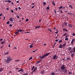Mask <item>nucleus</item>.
I'll return each mask as SVG.
<instances>
[{
	"instance_id": "nucleus-1",
	"label": "nucleus",
	"mask_w": 75,
	"mask_h": 75,
	"mask_svg": "<svg viewBox=\"0 0 75 75\" xmlns=\"http://www.w3.org/2000/svg\"><path fill=\"white\" fill-rule=\"evenodd\" d=\"M12 60V59L10 57H7V59H5V62L6 64H9L10 62H11V61Z\"/></svg>"
},
{
	"instance_id": "nucleus-2",
	"label": "nucleus",
	"mask_w": 75,
	"mask_h": 75,
	"mask_svg": "<svg viewBox=\"0 0 75 75\" xmlns=\"http://www.w3.org/2000/svg\"><path fill=\"white\" fill-rule=\"evenodd\" d=\"M50 54V53L49 52L47 54H45L43 55L41 57V56L40 57V59H43V58H44L45 57H47V56H48Z\"/></svg>"
},
{
	"instance_id": "nucleus-3",
	"label": "nucleus",
	"mask_w": 75,
	"mask_h": 75,
	"mask_svg": "<svg viewBox=\"0 0 75 75\" xmlns=\"http://www.w3.org/2000/svg\"><path fill=\"white\" fill-rule=\"evenodd\" d=\"M63 27H65L67 25V23L66 22H64L63 24H62Z\"/></svg>"
},
{
	"instance_id": "nucleus-4",
	"label": "nucleus",
	"mask_w": 75,
	"mask_h": 75,
	"mask_svg": "<svg viewBox=\"0 0 75 75\" xmlns=\"http://www.w3.org/2000/svg\"><path fill=\"white\" fill-rule=\"evenodd\" d=\"M65 65H62V67L60 68L61 69H66V67H65Z\"/></svg>"
},
{
	"instance_id": "nucleus-5",
	"label": "nucleus",
	"mask_w": 75,
	"mask_h": 75,
	"mask_svg": "<svg viewBox=\"0 0 75 75\" xmlns=\"http://www.w3.org/2000/svg\"><path fill=\"white\" fill-rule=\"evenodd\" d=\"M37 67H35L33 70V71H32L31 73V74H33V72H34L36 71V69H37Z\"/></svg>"
},
{
	"instance_id": "nucleus-6",
	"label": "nucleus",
	"mask_w": 75,
	"mask_h": 75,
	"mask_svg": "<svg viewBox=\"0 0 75 75\" xmlns=\"http://www.w3.org/2000/svg\"><path fill=\"white\" fill-rule=\"evenodd\" d=\"M58 58V56H57V55H55L53 58V59H57Z\"/></svg>"
},
{
	"instance_id": "nucleus-7",
	"label": "nucleus",
	"mask_w": 75,
	"mask_h": 75,
	"mask_svg": "<svg viewBox=\"0 0 75 75\" xmlns=\"http://www.w3.org/2000/svg\"><path fill=\"white\" fill-rule=\"evenodd\" d=\"M17 31H18V33L19 32H21V31H24V30H21V29L17 30Z\"/></svg>"
},
{
	"instance_id": "nucleus-8",
	"label": "nucleus",
	"mask_w": 75,
	"mask_h": 75,
	"mask_svg": "<svg viewBox=\"0 0 75 75\" xmlns=\"http://www.w3.org/2000/svg\"><path fill=\"white\" fill-rule=\"evenodd\" d=\"M63 45L61 44H60V46L59 47V48H62Z\"/></svg>"
},
{
	"instance_id": "nucleus-9",
	"label": "nucleus",
	"mask_w": 75,
	"mask_h": 75,
	"mask_svg": "<svg viewBox=\"0 0 75 75\" xmlns=\"http://www.w3.org/2000/svg\"><path fill=\"white\" fill-rule=\"evenodd\" d=\"M74 41H75V39H74L72 40L71 42V44H72L74 43Z\"/></svg>"
},
{
	"instance_id": "nucleus-10",
	"label": "nucleus",
	"mask_w": 75,
	"mask_h": 75,
	"mask_svg": "<svg viewBox=\"0 0 75 75\" xmlns=\"http://www.w3.org/2000/svg\"><path fill=\"white\" fill-rule=\"evenodd\" d=\"M41 74H44V70H42L41 71Z\"/></svg>"
},
{
	"instance_id": "nucleus-11",
	"label": "nucleus",
	"mask_w": 75,
	"mask_h": 75,
	"mask_svg": "<svg viewBox=\"0 0 75 75\" xmlns=\"http://www.w3.org/2000/svg\"><path fill=\"white\" fill-rule=\"evenodd\" d=\"M41 27V26L39 25L38 26H35V29H36L37 28H40Z\"/></svg>"
},
{
	"instance_id": "nucleus-12",
	"label": "nucleus",
	"mask_w": 75,
	"mask_h": 75,
	"mask_svg": "<svg viewBox=\"0 0 75 75\" xmlns=\"http://www.w3.org/2000/svg\"><path fill=\"white\" fill-rule=\"evenodd\" d=\"M21 71L22 72H23V69H21L20 70H18V72H21Z\"/></svg>"
},
{
	"instance_id": "nucleus-13",
	"label": "nucleus",
	"mask_w": 75,
	"mask_h": 75,
	"mask_svg": "<svg viewBox=\"0 0 75 75\" xmlns=\"http://www.w3.org/2000/svg\"><path fill=\"white\" fill-rule=\"evenodd\" d=\"M68 26L69 27H70L71 28H72V25H71L70 24H69Z\"/></svg>"
},
{
	"instance_id": "nucleus-14",
	"label": "nucleus",
	"mask_w": 75,
	"mask_h": 75,
	"mask_svg": "<svg viewBox=\"0 0 75 75\" xmlns=\"http://www.w3.org/2000/svg\"><path fill=\"white\" fill-rule=\"evenodd\" d=\"M64 71L65 74H67V70L66 69H65Z\"/></svg>"
},
{
	"instance_id": "nucleus-15",
	"label": "nucleus",
	"mask_w": 75,
	"mask_h": 75,
	"mask_svg": "<svg viewBox=\"0 0 75 75\" xmlns=\"http://www.w3.org/2000/svg\"><path fill=\"white\" fill-rule=\"evenodd\" d=\"M9 20L10 21H12V22H13V18H10V19H9Z\"/></svg>"
},
{
	"instance_id": "nucleus-16",
	"label": "nucleus",
	"mask_w": 75,
	"mask_h": 75,
	"mask_svg": "<svg viewBox=\"0 0 75 75\" xmlns=\"http://www.w3.org/2000/svg\"><path fill=\"white\" fill-rule=\"evenodd\" d=\"M3 71V68H0V72H1V71Z\"/></svg>"
},
{
	"instance_id": "nucleus-17",
	"label": "nucleus",
	"mask_w": 75,
	"mask_h": 75,
	"mask_svg": "<svg viewBox=\"0 0 75 75\" xmlns=\"http://www.w3.org/2000/svg\"><path fill=\"white\" fill-rule=\"evenodd\" d=\"M63 30V31H68V30L66 28H64Z\"/></svg>"
},
{
	"instance_id": "nucleus-18",
	"label": "nucleus",
	"mask_w": 75,
	"mask_h": 75,
	"mask_svg": "<svg viewBox=\"0 0 75 75\" xmlns=\"http://www.w3.org/2000/svg\"><path fill=\"white\" fill-rule=\"evenodd\" d=\"M74 50L73 51V52H75V47H74L73 48V50Z\"/></svg>"
},
{
	"instance_id": "nucleus-19",
	"label": "nucleus",
	"mask_w": 75,
	"mask_h": 75,
	"mask_svg": "<svg viewBox=\"0 0 75 75\" xmlns=\"http://www.w3.org/2000/svg\"><path fill=\"white\" fill-rule=\"evenodd\" d=\"M71 47H69L68 48V50L69 51H70V50H71Z\"/></svg>"
},
{
	"instance_id": "nucleus-20",
	"label": "nucleus",
	"mask_w": 75,
	"mask_h": 75,
	"mask_svg": "<svg viewBox=\"0 0 75 75\" xmlns=\"http://www.w3.org/2000/svg\"><path fill=\"white\" fill-rule=\"evenodd\" d=\"M52 4L54 5V6H55V4L54 3V1H52Z\"/></svg>"
},
{
	"instance_id": "nucleus-21",
	"label": "nucleus",
	"mask_w": 75,
	"mask_h": 75,
	"mask_svg": "<svg viewBox=\"0 0 75 75\" xmlns=\"http://www.w3.org/2000/svg\"><path fill=\"white\" fill-rule=\"evenodd\" d=\"M51 74L52 75H55V73H54V72H52L51 73Z\"/></svg>"
},
{
	"instance_id": "nucleus-22",
	"label": "nucleus",
	"mask_w": 75,
	"mask_h": 75,
	"mask_svg": "<svg viewBox=\"0 0 75 75\" xmlns=\"http://www.w3.org/2000/svg\"><path fill=\"white\" fill-rule=\"evenodd\" d=\"M62 8V6H61L59 7V9H61V8Z\"/></svg>"
},
{
	"instance_id": "nucleus-23",
	"label": "nucleus",
	"mask_w": 75,
	"mask_h": 75,
	"mask_svg": "<svg viewBox=\"0 0 75 75\" xmlns=\"http://www.w3.org/2000/svg\"><path fill=\"white\" fill-rule=\"evenodd\" d=\"M67 35V33H65L63 35V36H65V35Z\"/></svg>"
},
{
	"instance_id": "nucleus-24",
	"label": "nucleus",
	"mask_w": 75,
	"mask_h": 75,
	"mask_svg": "<svg viewBox=\"0 0 75 75\" xmlns=\"http://www.w3.org/2000/svg\"><path fill=\"white\" fill-rule=\"evenodd\" d=\"M62 42V40H60L59 41V43H61V42Z\"/></svg>"
},
{
	"instance_id": "nucleus-25",
	"label": "nucleus",
	"mask_w": 75,
	"mask_h": 75,
	"mask_svg": "<svg viewBox=\"0 0 75 75\" xmlns=\"http://www.w3.org/2000/svg\"><path fill=\"white\" fill-rule=\"evenodd\" d=\"M65 40L66 41H68V38H66L65 39Z\"/></svg>"
},
{
	"instance_id": "nucleus-26",
	"label": "nucleus",
	"mask_w": 75,
	"mask_h": 75,
	"mask_svg": "<svg viewBox=\"0 0 75 75\" xmlns=\"http://www.w3.org/2000/svg\"><path fill=\"white\" fill-rule=\"evenodd\" d=\"M66 59H67V60H70V58L67 57Z\"/></svg>"
},
{
	"instance_id": "nucleus-27",
	"label": "nucleus",
	"mask_w": 75,
	"mask_h": 75,
	"mask_svg": "<svg viewBox=\"0 0 75 75\" xmlns=\"http://www.w3.org/2000/svg\"><path fill=\"white\" fill-rule=\"evenodd\" d=\"M33 59V57H31L29 58V60H31V59Z\"/></svg>"
},
{
	"instance_id": "nucleus-28",
	"label": "nucleus",
	"mask_w": 75,
	"mask_h": 75,
	"mask_svg": "<svg viewBox=\"0 0 75 75\" xmlns=\"http://www.w3.org/2000/svg\"><path fill=\"white\" fill-rule=\"evenodd\" d=\"M43 4L44 6H45V5H46V3H45V2H43Z\"/></svg>"
},
{
	"instance_id": "nucleus-29",
	"label": "nucleus",
	"mask_w": 75,
	"mask_h": 75,
	"mask_svg": "<svg viewBox=\"0 0 75 75\" xmlns=\"http://www.w3.org/2000/svg\"><path fill=\"white\" fill-rule=\"evenodd\" d=\"M6 24H10V22L9 21H7L6 22Z\"/></svg>"
},
{
	"instance_id": "nucleus-30",
	"label": "nucleus",
	"mask_w": 75,
	"mask_h": 75,
	"mask_svg": "<svg viewBox=\"0 0 75 75\" xmlns=\"http://www.w3.org/2000/svg\"><path fill=\"white\" fill-rule=\"evenodd\" d=\"M6 1L8 3H11V1L10 0L7 1Z\"/></svg>"
},
{
	"instance_id": "nucleus-31",
	"label": "nucleus",
	"mask_w": 75,
	"mask_h": 75,
	"mask_svg": "<svg viewBox=\"0 0 75 75\" xmlns=\"http://www.w3.org/2000/svg\"><path fill=\"white\" fill-rule=\"evenodd\" d=\"M34 68H35V66H33V68H32L31 70H33V69H34Z\"/></svg>"
},
{
	"instance_id": "nucleus-32",
	"label": "nucleus",
	"mask_w": 75,
	"mask_h": 75,
	"mask_svg": "<svg viewBox=\"0 0 75 75\" xmlns=\"http://www.w3.org/2000/svg\"><path fill=\"white\" fill-rule=\"evenodd\" d=\"M23 75H28V73H24L23 74Z\"/></svg>"
},
{
	"instance_id": "nucleus-33",
	"label": "nucleus",
	"mask_w": 75,
	"mask_h": 75,
	"mask_svg": "<svg viewBox=\"0 0 75 75\" xmlns=\"http://www.w3.org/2000/svg\"><path fill=\"white\" fill-rule=\"evenodd\" d=\"M74 55V54H71V57H73Z\"/></svg>"
},
{
	"instance_id": "nucleus-34",
	"label": "nucleus",
	"mask_w": 75,
	"mask_h": 75,
	"mask_svg": "<svg viewBox=\"0 0 75 75\" xmlns=\"http://www.w3.org/2000/svg\"><path fill=\"white\" fill-rule=\"evenodd\" d=\"M66 45V44H64L63 45V47H65Z\"/></svg>"
},
{
	"instance_id": "nucleus-35",
	"label": "nucleus",
	"mask_w": 75,
	"mask_h": 75,
	"mask_svg": "<svg viewBox=\"0 0 75 75\" xmlns=\"http://www.w3.org/2000/svg\"><path fill=\"white\" fill-rule=\"evenodd\" d=\"M72 74V73L70 71L69 72V75H71V74Z\"/></svg>"
},
{
	"instance_id": "nucleus-36",
	"label": "nucleus",
	"mask_w": 75,
	"mask_h": 75,
	"mask_svg": "<svg viewBox=\"0 0 75 75\" xmlns=\"http://www.w3.org/2000/svg\"><path fill=\"white\" fill-rule=\"evenodd\" d=\"M15 61H16V62H18V61H20V60H15Z\"/></svg>"
},
{
	"instance_id": "nucleus-37",
	"label": "nucleus",
	"mask_w": 75,
	"mask_h": 75,
	"mask_svg": "<svg viewBox=\"0 0 75 75\" xmlns=\"http://www.w3.org/2000/svg\"><path fill=\"white\" fill-rule=\"evenodd\" d=\"M30 48H33V45H30Z\"/></svg>"
},
{
	"instance_id": "nucleus-38",
	"label": "nucleus",
	"mask_w": 75,
	"mask_h": 75,
	"mask_svg": "<svg viewBox=\"0 0 75 75\" xmlns=\"http://www.w3.org/2000/svg\"><path fill=\"white\" fill-rule=\"evenodd\" d=\"M18 33H19V32H18V31H17V32H15V34H18Z\"/></svg>"
},
{
	"instance_id": "nucleus-39",
	"label": "nucleus",
	"mask_w": 75,
	"mask_h": 75,
	"mask_svg": "<svg viewBox=\"0 0 75 75\" xmlns=\"http://www.w3.org/2000/svg\"><path fill=\"white\" fill-rule=\"evenodd\" d=\"M5 43V42H1V44H3Z\"/></svg>"
},
{
	"instance_id": "nucleus-40",
	"label": "nucleus",
	"mask_w": 75,
	"mask_h": 75,
	"mask_svg": "<svg viewBox=\"0 0 75 75\" xmlns=\"http://www.w3.org/2000/svg\"><path fill=\"white\" fill-rule=\"evenodd\" d=\"M29 21V20H28V19H27L26 20V22H27V21Z\"/></svg>"
},
{
	"instance_id": "nucleus-41",
	"label": "nucleus",
	"mask_w": 75,
	"mask_h": 75,
	"mask_svg": "<svg viewBox=\"0 0 75 75\" xmlns=\"http://www.w3.org/2000/svg\"><path fill=\"white\" fill-rule=\"evenodd\" d=\"M8 52H7L6 53H5V55H7V54H8Z\"/></svg>"
},
{
	"instance_id": "nucleus-42",
	"label": "nucleus",
	"mask_w": 75,
	"mask_h": 75,
	"mask_svg": "<svg viewBox=\"0 0 75 75\" xmlns=\"http://www.w3.org/2000/svg\"><path fill=\"white\" fill-rule=\"evenodd\" d=\"M48 30L49 31H50V32H52V30L50 29H48Z\"/></svg>"
},
{
	"instance_id": "nucleus-43",
	"label": "nucleus",
	"mask_w": 75,
	"mask_h": 75,
	"mask_svg": "<svg viewBox=\"0 0 75 75\" xmlns=\"http://www.w3.org/2000/svg\"><path fill=\"white\" fill-rule=\"evenodd\" d=\"M37 50H38L37 49L36 50H35V51H33V52H35L36 51H37Z\"/></svg>"
},
{
	"instance_id": "nucleus-44",
	"label": "nucleus",
	"mask_w": 75,
	"mask_h": 75,
	"mask_svg": "<svg viewBox=\"0 0 75 75\" xmlns=\"http://www.w3.org/2000/svg\"><path fill=\"white\" fill-rule=\"evenodd\" d=\"M3 38H1V39H0V41H3Z\"/></svg>"
},
{
	"instance_id": "nucleus-45",
	"label": "nucleus",
	"mask_w": 75,
	"mask_h": 75,
	"mask_svg": "<svg viewBox=\"0 0 75 75\" xmlns=\"http://www.w3.org/2000/svg\"><path fill=\"white\" fill-rule=\"evenodd\" d=\"M72 35H73V36H75V33H73V34H72Z\"/></svg>"
},
{
	"instance_id": "nucleus-46",
	"label": "nucleus",
	"mask_w": 75,
	"mask_h": 75,
	"mask_svg": "<svg viewBox=\"0 0 75 75\" xmlns=\"http://www.w3.org/2000/svg\"><path fill=\"white\" fill-rule=\"evenodd\" d=\"M60 12L61 13H62L63 12H62V10H60Z\"/></svg>"
},
{
	"instance_id": "nucleus-47",
	"label": "nucleus",
	"mask_w": 75,
	"mask_h": 75,
	"mask_svg": "<svg viewBox=\"0 0 75 75\" xmlns=\"http://www.w3.org/2000/svg\"><path fill=\"white\" fill-rule=\"evenodd\" d=\"M47 10H49V9H50V8L48 7H47Z\"/></svg>"
},
{
	"instance_id": "nucleus-48",
	"label": "nucleus",
	"mask_w": 75,
	"mask_h": 75,
	"mask_svg": "<svg viewBox=\"0 0 75 75\" xmlns=\"http://www.w3.org/2000/svg\"><path fill=\"white\" fill-rule=\"evenodd\" d=\"M72 52H73V50H71V51L70 52V53H72Z\"/></svg>"
},
{
	"instance_id": "nucleus-49",
	"label": "nucleus",
	"mask_w": 75,
	"mask_h": 75,
	"mask_svg": "<svg viewBox=\"0 0 75 75\" xmlns=\"http://www.w3.org/2000/svg\"><path fill=\"white\" fill-rule=\"evenodd\" d=\"M58 40H59V39H56L55 40V41H56V42L58 41Z\"/></svg>"
},
{
	"instance_id": "nucleus-50",
	"label": "nucleus",
	"mask_w": 75,
	"mask_h": 75,
	"mask_svg": "<svg viewBox=\"0 0 75 75\" xmlns=\"http://www.w3.org/2000/svg\"><path fill=\"white\" fill-rule=\"evenodd\" d=\"M62 17L64 18V17H65V15H63Z\"/></svg>"
},
{
	"instance_id": "nucleus-51",
	"label": "nucleus",
	"mask_w": 75,
	"mask_h": 75,
	"mask_svg": "<svg viewBox=\"0 0 75 75\" xmlns=\"http://www.w3.org/2000/svg\"><path fill=\"white\" fill-rule=\"evenodd\" d=\"M11 13H13V12H14V11H13V10H11Z\"/></svg>"
},
{
	"instance_id": "nucleus-52",
	"label": "nucleus",
	"mask_w": 75,
	"mask_h": 75,
	"mask_svg": "<svg viewBox=\"0 0 75 75\" xmlns=\"http://www.w3.org/2000/svg\"><path fill=\"white\" fill-rule=\"evenodd\" d=\"M9 27H11L12 26V25L10 24V25H9Z\"/></svg>"
},
{
	"instance_id": "nucleus-53",
	"label": "nucleus",
	"mask_w": 75,
	"mask_h": 75,
	"mask_svg": "<svg viewBox=\"0 0 75 75\" xmlns=\"http://www.w3.org/2000/svg\"><path fill=\"white\" fill-rule=\"evenodd\" d=\"M40 61H38L37 62V64H38V63H40Z\"/></svg>"
},
{
	"instance_id": "nucleus-54",
	"label": "nucleus",
	"mask_w": 75,
	"mask_h": 75,
	"mask_svg": "<svg viewBox=\"0 0 75 75\" xmlns=\"http://www.w3.org/2000/svg\"><path fill=\"white\" fill-rule=\"evenodd\" d=\"M3 15V14H2V13H1L0 14V16H2Z\"/></svg>"
},
{
	"instance_id": "nucleus-55",
	"label": "nucleus",
	"mask_w": 75,
	"mask_h": 75,
	"mask_svg": "<svg viewBox=\"0 0 75 75\" xmlns=\"http://www.w3.org/2000/svg\"><path fill=\"white\" fill-rule=\"evenodd\" d=\"M4 46V45H2V46L1 47V48H3V46Z\"/></svg>"
},
{
	"instance_id": "nucleus-56",
	"label": "nucleus",
	"mask_w": 75,
	"mask_h": 75,
	"mask_svg": "<svg viewBox=\"0 0 75 75\" xmlns=\"http://www.w3.org/2000/svg\"><path fill=\"white\" fill-rule=\"evenodd\" d=\"M18 9L19 10H21V8L20 7H18Z\"/></svg>"
},
{
	"instance_id": "nucleus-57",
	"label": "nucleus",
	"mask_w": 75,
	"mask_h": 75,
	"mask_svg": "<svg viewBox=\"0 0 75 75\" xmlns=\"http://www.w3.org/2000/svg\"><path fill=\"white\" fill-rule=\"evenodd\" d=\"M15 10H16V11H17V8H16Z\"/></svg>"
},
{
	"instance_id": "nucleus-58",
	"label": "nucleus",
	"mask_w": 75,
	"mask_h": 75,
	"mask_svg": "<svg viewBox=\"0 0 75 75\" xmlns=\"http://www.w3.org/2000/svg\"><path fill=\"white\" fill-rule=\"evenodd\" d=\"M17 17L18 18H20V17H19V16H17Z\"/></svg>"
},
{
	"instance_id": "nucleus-59",
	"label": "nucleus",
	"mask_w": 75,
	"mask_h": 75,
	"mask_svg": "<svg viewBox=\"0 0 75 75\" xmlns=\"http://www.w3.org/2000/svg\"><path fill=\"white\" fill-rule=\"evenodd\" d=\"M58 33V31H57V32H55V33H56V34H57Z\"/></svg>"
},
{
	"instance_id": "nucleus-60",
	"label": "nucleus",
	"mask_w": 75,
	"mask_h": 75,
	"mask_svg": "<svg viewBox=\"0 0 75 75\" xmlns=\"http://www.w3.org/2000/svg\"><path fill=\"white\" fill-rule=\"evenodd\" d=\"M35 6H33L32 7V8H34Z\"/></svg>"
},
{
	"instance_id": "nucleus-61",
	"label": "nucleus",
	"mask_w": 75,
	"mask_h": 75,
	"mask_svg": "<svg viewBox=\"0 0 75 75\" xmlns=\"http://www.w3.org/2000/svg\"><path fill=\"white\" fill-rule=\"evenodd\" d=\"M68 37V35H67L65 37V38H67V37Z\"/></svg>"
},
{
	"instance_id": "nucleus-62",
	"label": "nucleus",
	"mask_w": 75,
	"mask_h": 75,
	"mask_svg": "<svg viewBox=\"0 0 75 75\" xmlns=\"http://www.w3.org/2000/svg\"><path fill=\"white\" fill-rule=\"evenodd\" d=\"M5 18H6V17H4V20H5Z\"/></svg>"
},
{
	"instance_id": "nucleus-63",
	"label": "nucleus",
	"mask_w": 75,
	"mask_h": 75,
	"mask_svg": "<svg viewBox=\"0 0 75 75\" xmlns=\"http://www.w3.org/2000/svg\"><path fill=\"white\" fill-rule=\"evenodd\" d=\"M7 11H8V8H7Z\"/></svg>"
},
{
	"instance_id": "nucleus-64",
	"label": "nucleus",
	"mask_w": 75,
	"mask_h": 75,
	"mask_svg": "<svg viewBox=\"0 0 75 75\" xmlns=\"http://www.w3.org/2000/svg\"><path fill=\"white\" fill-rule=\"evenodd\" d=\"M54 12L55 13V14H56V10L54 11Z\"/></svg>"
}]
</instances>
